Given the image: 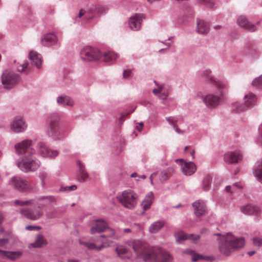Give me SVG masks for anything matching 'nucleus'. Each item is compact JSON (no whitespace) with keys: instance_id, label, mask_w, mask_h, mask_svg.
Here are the masks:
<instances>
[{"instance_id":"4be33fe9","label":"nucleus","mask_w":262,"mask_h":262,"mask_svg":"<svg viewBox=\"0 0 262 262\" xmlns=\"http://www.w3.org/2000/svg\"><path fill=\"white\" fill-rule=\"evenodd\" d=\"M220 98L213 94H209L204 98V101L209 107H214L218 105L220 102Z\"/></svg>"},{"instance_id":"39448f33","label":"nucleus","mask_w":262,"mask_h":262,"mask_svg":"<svg viewBox=\"0 0 262 262\" xmlns=\"http://www.w3.org/2000/svg\"><path fill=\"white\" fill-rule=\"evenodd\" d=\"M16 205H30L34 207V210H30L28 209H24L21 210V214L27 218L31 220H37L43 215L44 206L38 201L33 200L20 201L16 200L14 202Z\"/></svg>"},{"instance_id":"b1692460","label":"nucleus","mask_w":262,"mask_h":262,"mask_svg":"<svg viewBox=\"0 0 262 262\" xmlns=\"http://www.w3.org/2000/svg\"><path fill=\"white\" fill-rule=\"evenodd\" d=\"M175 237L177 241H184L187 239L196 241L199 238V236L193 234H186L182 231L177 232L174 234Z\"/></svg>"},{"instance_id":"49530a36","label":"nucleus","mask_w":262,"mask_h":262,"mask_svg":"<svg viewBox=\"0 0 262 262\" xmlns=\"http://www.w3.org/2000/svg\"><path fill=\"white\" fill-rule=\"evenodd\" d=\"M259 136L258 137V141L260 143L262 144V124L260 125V127L259 128Z\"/></svg>"},{"instance_id":"0eeeda50","label":"nucleus","mask_w":262,"mask_h":262,"mask_svg":"<svg viewBox=\"0 0 262 262\" xmlns=\"http://www.w3.org/2000/svg\"><path fill=\"white\" fill-rule=\"evenodd\" d=\"M60 116L57 114H53L48 118V127L47 134L49 136L54 139H58L60 135L59 121Z\"/></svg>"},{"instance_id":"2f4dec72","label":"nucleus","mask_w":262,"mask_h":262,"mask_svg":"<svg viewBox=\"0 0 262 262\" xmlns=\"http://www.w3.org/2000/svg\"><path fill=\"white\" fill-rule=\"evenodd\" d=\"M164 222L163 221H158L152 224L149 228L150 233H155L158 232L164 226Z\"/></svg>"},{"instance_id":"473e14b6","label":"nucleus","mask_w":262,"mask_h":262,"mask_svg":"<svg viewBox=\"0 0 262 262\" xmlns=\"http://www.w3.org/2000/svg\"><path fill=\"white\" fill-rule=\"evenodd\" d=\"M57 101L58 104H62L63 105H67L71 106L73 105V100L69 97H59L57 99Z\"/></svg>"},{"instance_id":"09e8293b","label":"nucleus","mask_w":262,"mask_h":262,"mask_svg":"<svg viewBox=\"0 0 262 262\" xmlns=\"http://www.w3.org/2000/svg\"><path fill=\"white\" fill-rule=\"evenodd\" d=\"M8 243V239L7 238L0 239V246H4Z\"/></svg>"},{"instance_id":"f257e3e1","label":"nucleus","mask_w":262,"mask_h":262,"mask_svg":"<svg viewBox=\"0 0 262 262\" xmlns=\"http://www.w3.org/2000/svg\"><path fill=\"white\" fill-rule=\"evenodd\" d=\"M104 232V234L101 235L96 242L101 243L97 245L93 243H88L79 240V244L84 246L89 250L96 251L101 250L104 248L111 246L114 243V236L116 232L114 229L109 228L106 221L100 219L93 221L91 223L90 233L91 234Z\"/></svg>"},{"instance_id":"f8f14e48","label":"nucleus","mask_w":262,"mask_h":262,"mask_svg":"<svg viewBox=\"0 0 262 262\" xmlns=\"http://www.w3.org/2000/svg\"><path fill=\"white\" fill-rule=\"evenodd\" d=\"M176 162L181 167L183 173L186 176H191L196 169L195 164L192 162H185L183 159H177Z\"/></svg>"},{"instance_id":"864d4df0","label":"nucleus","mask_w":262,"mask_h":262,"mask_svg":"<svg viewBox=\"0 0 262 262\" xmlns=\"http://www.w3.org/2000/svg\"><path fill=\"white\" fill-rule=\"evenodd\" d=\"M157 176V173H153L151 174L150 177V182H151V183L152 184H153V179L154 177H155L156 176Z\"/></svg>"},{"instance_id":"ddd939ff","label":"nucleus","mask_w":262,"mask_h":262,"mask_svg":"<svg viewBox=\"0 0 262 262\" xmlns=\"http://www.w3.org/2000/svg\"><path fill=\"white\" fill-rule=\"evenodd\" d=\"M37 151L38 154L43 157H54L58 155V151L50 150L42 142L37 144Z\"/></svg>"},{"instance_id":"6e6d98bb","label":"nucleus","mask_w":262,"mask_h":262,"mask_svg":"<svg viewBox=\"0 0 262 262\" xmlns=\"http://www.w3.org/2000/svg\"><path fill=\"white\" fill-rule=\"evenodd\" d=\"M67 262H80V261L76 259H68Z\"/></svg>"},{"instance_id":"bb28decb","label":"nucleus","mask_w":262,"mask_h":262,"mask_svg":"<svg viewBox=\"0 0 262 262\" xmlns=\"http://www.w3.org/2000/svg\"><path fill=\"white\" fill-rule=\"evenodd\" d=\"M209 26L207 23L203 20H199L197 23L196 31L198 33L205 34L209 32Z\"/></svg>"},{"instance_id":"6ab92c4d","label":"nucleus","mask_w":262,"mask_h":262,"mask_svg":"<svg viewBox=\"0 0 262 262\" xmlns=\"http://www.w3.org/2000/svg\"><path fill=\"white\" fill-rule=\"evenodd\" d=\"M192 206L196 216H200L205 213L206 205L203 201L198 200L193 203Z\"/></svg>"},{"instance_id":"5fc2aeb1","label":"nucleus","mask_w":262,"mask_h":262,"mask_svg":"<svg viewBox=\"0 0 262 262\" xmlns=\"http://www.w3.org/2000/svg\"><path fill=\"white\" fill-rule=\"evenodd\" d=\"M231 187L230 186H227L226 187V191L227 192H230V193H232V191L231 190Z\"/></svg>"},{"instance_id":"393cba45","label":"nucleus","mask_w":262,"mask_h":262,"mask_svg":"<svg viewBox=\"0 0 262 262\" xmlns=\"http://www.w3.org/2000/svg\"><path fill=\"white\" fill-rule=\"evenodd\" d=\"M29 58L31 60L32 64L35 66L38 69L40 67L42 60L37 52L34 51L30 52Z\"/></svg>"},{"instance_id":"a19ab883","label":"nucleus","mask_w":262,"mask_h":262,"mask_svg":"<svg viewBox=\"0 0 262 262\" xmlns=\"http://www.w3.org/2000/svg\"><path fill=\"white\" fill-rule=\"evenodd\" d=\"M253 244L255 246H262V238L259 237H254L252 238Z\"/></svg>"},{"instance_id":"c756f323","label":"nucleus","mask_w":262,"mask_h":262,"mask_svg":"<svg viewBox=\"0 0 262 262\" xmlns=\"http://www.w3.org/2000/svg\"><path fill=\"white\" fill-rule=\"evenodd\" d=\"M0 254L2 256L7 257L11 260H14L20 257L21 253L20 252L6 251L0 249Z\"/></svg>"},{"instance_id":"3c124183","label":"nucleus","mask_w":262,"mask_h":262,"mask_svg":"<svg viewBox=\"0 0 262 262\" xmlns=\"http://www.w3.org/2000/svg\"><path fill=\"white\" fill-rule=\"evenodd\" d=\"M143 126H144L143 123L141 122V123H138V124L137 125V126H136V128H137V129L139 132H140V131L142 130V128H143Z\"/></svg>"},{"instance_id":"e2e57ef3","label":"nucleus","mask_w":262,"mask_h":262,"mask_svg":"<svg viewBox=\"0 0 262 262\" xmlns=\"http://www.w3.org/2000/svg\"><path fill=\"white\" fill-rule=\"evenodd\" d=\"M189 148V146H186L185 148V151H186V150Z\"/></svg>"},{"instance_id":"412c9836","label":"nucleus","mask_w":262,"mask_h":262,"mask_svg":"<svg viewBox=\"0 0 262 262\" xmlns=\"http://www.w3.org/2000/svg\"><path fill=\"white\" fill-rule=\"evenodd\" d=\"M78 170L77 173V180L81 182L86 181L89 177V174L85 170L84 165L80 161H77Z\"/></svg>"},{"instance_id":"72a5a7b5","label":"nucleus","mask_w":262,"mask_h":262,"mask_svg":"<svg viewBox=\"0 0 262 262\" xmlns=\"http://www.w3.org/2000/svg\"><path fill=\"white\" fill-rule=\"evenodd\" d=\"M254 175L262 183V160L258 162L257 167L254 171Z\"/></svg>"},{"instance_id":"4c0bfd02","label":"nucleus","mask_w":262,"mask_h":262,"mask_svg":"<svg viewBox=\"0 0 262 262\" xmlns=\"http://www.w3.org/2000/svg\"><path fill=\"white\" fill-rule=\"evenodd\" d=\"M173 171L172 168H168L167 170L162 171L159 175V179L161 182H164L168 179V172Z\"/></svg>"},{"instance_id":"2eb2a0df","label":"nucleus","mask_w":262,"mask_h":262,"mask_svg":"<svg viewBox=\"0 0 262 262\" xmlns=\"http://www.w3.org/2000/svg\"><path fill=\"white\" fill-rule=\"evenodd\" d=\"M241 210L245 214L253 215H258L260 211L258 206L252 204H248L243 206Z\"/></svg>"},{"instance_id":"f704fd0d","label":"nucleus","mask_w":262,"mask_h":262,"mask_svg":"<svg viewBox=\"0 0 262 262\" xmlns=\"http://www.w3.org/2000/svg\"><path fill=\"white\" fill-rule=\"evenodd\" d=\"M46 244V241L41 235H38L35 243L32 244V246L34 247H40L43 245Z\"/></svg>"},{"instance_id":"9b49d317","label":"nucleus","mask_w":262,"mask_h":262,"mask_svg":"<svg viewBox=\"0 0 262 262\" xmlns=\"http://www.w3.org/2000/svg\"><path fill=\"white\" fill-rule=\"evenodd\" d=\"M9 184L20 191H24L31 188L27 181L17 176L13 177L10 179Z\"/></svg>"},{"instance_id":"cd10ccee","label":"nucleus","mask_w":262,"mask_h":262,"mask_svg":"<svg viewBox=\"0 0 262 262\" xmlns=\"http://www.w3.org/2000/svg\"><path fill=\"white\" fill-rule=\"evenodd\" d=\"M152 93L156 95H158L161 99H165L168 95V90L166 89L164 85H160L158 89H154Z\"/></svg>"},{"instance_id":"0e129e2a","label":"nucleus","mask_w":262,"mask_h":262,"mask_svg":"<svg viewBox=\"0 0 262 262\" xmlns=\"http://www.w3.org/2000/svg\"><path fill=\"white\" fill-rule=\"evenodd\" d=\"M94 16H92L91 17H90V18H92Z\"/></svg>"},{"instance_id":"c9c22d12","label":"nucleus","mask_w":262,"mask_h":262,"mask_svg":"<svg viewBox=\"0 0 262 262\" xmlns=\"http://www.w3.org/2000/svg\"><path fill=\"white\" fill-rule=\"evenodd\" d=\"M167 121L169 122L170 124L172 125L173 127L174 128L175 130L178 133H180V130L178 128L177 122L178 121V119L176 117H169L167 118Z\"/></svg>"},{"instance_id":"bf43d9fd","label":"nucleus","mask_w":262,"mask_h":262,"mask_svg":"<svg viewBox=\"0 0 262 262\" xmlns=\"http://www.w3.org/2000/svg\"><path fill=\"white\" fill-rule=\"evenodd\" d=\"M124 232L125 233H129L130 232V230L129 228H126L124 229Z\"/></svg>"},{"instance_id":"aec40b11","label":"nucleus","mask_w":262,"mask_h":262,"mask_svg":"<svg viewBox=\"0 0 262 262\" xmlns=\"http://www.w3.org/2000/svg\"><path fill=\"white\" fill-rule=\"evenodd\" d=\"M57 41V37L53 33H48L44 35L41 38V43L43 46H51Z\"/></svg>"},{"instance_id":"7c9ffc66","label":"nucleus","mask_w":262,"mask_h":262,"mask_svg":"<svg viewBox=\"0 0 262 262\" xmlns=\"http://www.w3.org/2000/svg\"><path fill=\"white\" fill-rule=\"evenodd\" d=\"M117 57V54L112 52L105 53L102 56L103 60L109 63L114 62Z\"/></svg>"},{"instance_id":"5701e85b","label":"nucleus","mask_w":262,"mask_h":262,"mask_svg":"<svg viewBox=\"0 0 262 262\" xmlns=\"http://www.w3.org/2000/svg\"><path fill=\"white\" fill-rule=\"evenodd\" d=\"M210 70H205L203 72V76L205 77H208L210 82L215 84L219 90L223 89L225 87V84L214 77L210 75Z\"/></svg>"},{"instance_id":"f03ea898","label":"nucleus","mask_w":262,"mask_h":262,"mask_svg":"<svg viewBox=\"0 0 262 262\" xmlns=\"http://www.w3.org/2000/svg\"><path fill=\"white\" fill-rule=\"evenodd\" d=\"M132 246L137 256L142 258L145 262H172L169 253L161 249L151 250L145 242L135 241Z\"/></svg>"},{"instance_id":"680f3d73","label":"nucleus","mask_w":262,"mask_h":262,"mask_svg":"<svg viewBox=\"0 0 262 262\" xmlns=\"http://www.w3.org/2000/svg\"><path fill=\"white\" fill-rule=\"evenodd\" d=\"M194 154V150H192L190 152V155L192 156V159H194V156H193V155Z\"/></svg>"},{"instance_id":"4d7b16f0","label":"nucleus","mask_w":262,"mask_h":262,"mask_svg":"<svg viewBox=\"0 0 262 262\" xmlns=\"http://www.w3.org/2000/svg\"><path fill=\"white\" fill-rule=\"evenodd\" d=\"M255 253V252L254 251H249L247 253V254L250 256L253 255Z\"/></svg>"},{"instance_id":"a18cd8bd","label":"nucleus","mask_w":262,"mask_h":262,"mask_svg":"<svg viewBox=\"0 0 262 262\" xmlns=\"http://www.w3.org/2000/svg\"><path fill=\"white\" fill-rule=\"evenodd\" d=\"M40 228L39 226H27L26 227V229L28 230H39Z\"/></svg>"},{"instance_id":"f3484780","label":"nucleus","mask_w":262,"mask_h":262,"mask_svg":"<svg viewBox=\"0 0 262 262\" xmlns=\"http://www.w3.org/2000/svg\"><path fill=\"white\" fill-rule=\"evenodd\" d=\"M238 25L245 29L250 31H254L256 30V27L248 21L247 18L243 15L239 16L237 19Z\"/></svg>"},{"instance_id":"58836bf2","label":"nucleus","mask_w":262,"mask_h":262,"mask_svg":"<svg viewBox=\"0 0 262 262\" xmlns=\"http://www.w3.org/2000/svg\"><path fill=\"white\" fill-rule=\"evenodd\" d=\"M211 178L210 176L206 177L203 181V188L204 190H207L210 184Z\"/></svg>"},{"instance_id":"ea45409f","label":"nucleus","mask_w":262,"mask_h":262,"mask_svg":"<svg viewBox=\"0 0 262 262\" xmlns=\"http://www.w3.org/2000/svg\"><path fill=\"white\" fill-rule=\"evenodd\" d=\"M252 85L255 86H262V75L253 80Z\"/></svg>"},{"instance_id":"8fccbe9b","label":"nucleus","mask_w":262,"mask_h":262,"mask_svg":"<svg viewBox=\"0 0 262 262\" xmlns=\"http://www.w3.org/2000/svg\"><path fill=\"white\" fill-rule=\"evenodd\" d=\"M130 176L132 178H135V177H138L137 174L136 173H132ZM138 177L139 178L143 179H145L146 178V176L145 175L140 176H138Z\"/></svg>"},{"instance_id":"13d9d810","label":"nucleus","mask_w":262,"mask_h":262,"mask_svg":"<svg viewBox=\"0 0 262 262\" xmlns=\"http://www.w3.org/2000/svg\"><path fill=\"white\" fill-rule=\"evenodd\" d=\"M3 219H4L3 215L1 213H0V224L2 222V221H3Z\"/></svg>"},{"instance_id":"7ed1b4c3","label":"nucleus","mask_w":262,"mask_h":262,"mask_svg":"<svg viewBox=\"0 0 262 262\" xmlns=\"http://www.w3.org/2000/svg\"><path fill=\"white\" fill-rule=\"evenodd\" d=\"M16 153L22 156V160L17 163L18 167L23 171H35L39 166L40 163L32 158L34 150L32 148V141L25 140L15 145Z\"/></svg>"},{"instance_id":"de8ad7c7","label":"nucleus","mask_w":262,"mask_h":262,"mask_svg":"<svg viewBox=\"0 0 262 262\" xmlns=\"http://www.w3.org/2000/svg\"><path fill=\"white\" fill-rule=\"evenodd\" d=\"M242 188V185L240 183H236L234 185H233L232 189L233 190H235V188L241 189Z\"/></svg>"},{"instance_id":"9d476101","label":"nucleus","mask_w":262,"mask_h":262,"mask_svg":"<svg viewBox=\"0 0 262 262\" xmlns=\"http://www.w3.org/2000/svg\"><path fill=\"white\" fill-rule=\"evenodd\" d=\"M256 101V96L252 93H249L244 97V104L236 102L233 104L234 109L236 112H243L254 105Z\"/></svg>"},{"instance_id":"603ef678","label":"nucleus","mask_w":262,"mask_h":262,"mask_svg":"<svg viewBox=\"0 0 262 262\" xmlns=\"http://www.w3.org/2000/svg\"><path fill=\"white\" fill-rule=\"evenodd\" d=\"M85 12L84 10L81 9L78 14V17L81 18L84 14Z\"/></svg>"},{"instance_id":"1a4fd4ad","label":"nucleus","mask_w":262,"mask_h":262,"mask_svg":"<svg viewBox=\"0 0 262 262\" xmlns=\"http://www.w3.org/2000/svg\"><path fill=\"white\" fill-rule=\"evenodd\" d=\"M19 76L10 71L6 70L2 76V83L5 88L10 89L18 82Z\"/></svg>"},{"instance_id":"a211bd4d","label":"nucleus","mask_w":262,"mask_h":262,"mask_svg":"<svg viewBox=\"0 0 262 262\" xmlns=\"http://www.w3.org/2000/svg\"><path fill=\"white\" fill-rule=\"evenodd\" d=\"M11 129L15 133L24 131L26 128V125L21 118H16L11 125Z\"/></svg>"},{"instance_id":"37998d69","label":"nucleus","mask_w":262,"mask_h":262,"mask_svg":"<svg viewBox=\"0 0 262 262\" xmlns=\"http://www.w3.org/2000/svg\"><path fill=\"white\" fill-rule=\"evenodd\" d=\"M77 189V186L75 185L70 186H67L63 188V190L65 191H70L75 190Z\"/></svg>"},{"instance_id":"423d86ee","label":"nucleus","mask_w":262,"mask_h":262,"mask_svg":"<svg viewBox=\"0 0 262 262\" xmlns=\"http://www.w3.org/2000/svg\"><path fill=\"white\" fill-rule=\"evenodd\" d=\"M118 201L124 207L133 209L135 207L138 200V194L133 190L127 189L117 196Z\"/></svg>"},{"instance_id":"c85d7f7f","label":"nucleus","mask_w":262,"mask_h":262,"mask_svg":"<svg viewBox=\"0 0 262 262\" xmlns=\"http://www.w3.org/2000/svg\"><path fill=\"white\" fill-rule=\"evenodd\" d=\"M154 200V194L152 192H148L145 196V199L142 203V206L144 210L149 209Z\"/></svg>"},{"instance_id":"c03bdc74","label":"nucleus","mask_w":262,"mask_h":262,"mask_svg":"<svg viewBox=\"0 0 262 262\" xmlns=\"http://www.w3.org/2000/svg\"><path fill=\"white\" fill-rule=\"evenodd\" d=\"M132 76V71L129 70H125L123 74L124 78H127Z\"/></svg>"},{"instance_id":"dca6fc26","label":"nucleus","mask_w":262,"mask_h":262,"mask_svg":"<svg viewBox=\"0 0 262 262\" xmlns=\"http://www.w3.org/2000/svg\"><path fill=\"white\" fill-rule=\"evenodd\" d=\"M242 158V156L239 151L228 152L225 155L224 160L226 163L234 164L239 161Z\"/></svg>"},{"instance_id":"052dcab7","label":"nucleus","mask_w":262,"mask_h":262,"mask_svg":"<svg viewBox=\"0 0 262 262\" xmlns=\"http://www.w3.org/2000/svg\"><path fill=\"white\" fill-rule=\"evenodd\" d=\"M214 28L215 29H219L221 28V26H220V25L216 26L214 27Z\"/></svg>"},{"instance_id":"a878e982","label":"nucleus","mask_w":262,"mask_h":262,"mask_svg":"<svg viewBox=\"0 0 262 262\" xmlns=\"http://www.w3.org/2000/svg\"><path fill=\"white\" fill-rule=\"evenodd\" d=\"M116 251L118 256L121 258H129L131 256L130 251L122 245L118 246Z\"/></svg>"},{"instance_id":"20e7f679","label":"nucleus","mask_w":262,"mask_h":262,"mask_svg":"<svg viewBox=\"0 0 262 262\" xmlns=\"http://www.w3.org/2000/svg\"><path fill=\"white\" fill-rule=\"evenodd\" d=\"M245 244L244 238L237 237L228 233L220 236L218 248L222 254L228 256L234 251L243 248Z\"/></svg>"},{"instance_id":"4468645a","label":"nucleus","mask_w":262,"mask_h":262,"mask_svg":"<svg viewBox=\"0 0 262 262\" xmlns=\"http://www.w3.org/2000/svg\"><path fill=\"white\" fill-rule=\"evenodd\" d=\"M144 16L143 14H137L131 17L129 20V27L132 30L136 31L140 29Z\"/></svg>"},{"instance_id":"79ce46f5","label":"nucleus","mask_w":262,"mask_h":262,"mask_svg":"<svg viewBox=\"0 0 262 262\" xmlns=\"http://www.w3.org/2000/svg\"><path fill=\"white\" fill-rule=\"evenodd\" d=\"M28 66V63L25 62L21 64L19 68H18V71L20 72H23L26 71V69L27 68Z\"/></svg>"},{"instance_id":"e433bc0d","label":"nucleus","mask_w":262,"mask_h":262,"mask_svg":"<svg viewBox=\"0 0 262 262\" xmlns=\"http://www.w3.org/2000/svg\"><path fill=\"white\" fill-rule=\"evenodd\" d=\"M185 253L190 255L191 256L192 260L194 261L202 258V256L201 255L195 253V252L192 250L187 249L185 251Z\"/></svg>"},{"instance_id":"6e6552de","label":"nucleus","mask_w":262,"mask_h":262,"mask_svg":"<svg viewBox=\"0 0 262 262\" xmlns=\"http://www.w3.org/2000/svg\"><path fill=\"white\" fill-rule=\"evenodd\" d=\"M80 56L83 61H94L101 58V54L97 49L90 46H85L81 49Z\"/></svg>"}]
</instances>
